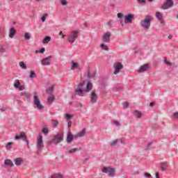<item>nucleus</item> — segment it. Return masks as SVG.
<instances>
[{"label":"nucleus","mask_w":178,"mask_h":178,"mask_svg":"<svg viewBox=\"0 0 178 178\" xmlns=\"http://www.w3.org/2000/svg\"><path fill=\"white\" fill-rule=\"evenodd\" d=\"M151 22H152V16L149 15H146L145 18L141 21L140 26L144 30H149V27H151Z\"/></svg>","instance_id":"nucleus-1"},{"label":"nucleus","mask_w":178,"mask_h":178,"mask_svg":"<svg viewBox=\"0 0 178 178\" xmlns=\"http://www.w3.org/2000/svg\"><path fill=\"white\" fill-rule=\"evenodd\" d=\"M75 92L76 95H79V97H83L84 92H86V83L81 82L80 83L77 88L75 89Z\"/></svg>","instance_id":"nucleus-2"},{"label":"nucleus","mask_w":178,"mask_h":178,"mask_svg":"<svg viewBox=\"0 0 178 178\" xmlns=\"http://www.w3.org/2000/svg\"><path fill=\"white\" fill-rule=\"evenodd\" d=\"M63 141V131L58 132L56 135L54 136V138L51 139V142L54 144H59Z\"/></svg>","instance_id":"nucleus-3"},{"label":"nucleus","mask_w":178,"mask_h":178,"mask_svg":"<svg viewBox=\"0 0 178 178\" xmlns=\"http://www.w3.org/2000/svg\"><path fill=\"white\" fill-rule=\"evenodd\" d=\"M77 37H79V31H72L71 33L68 35V42L70 44H73L74 41L77 40Z\"/></svg>","instance_id":"nucleus-4"},{"label":"nucleus","mask_w":178,"mask_h":178,"mask_svg":"<svg viewBox=\"0 0 178 178\" xmlns=\"http://www.w3.org/2000/svg\"><path fill=\"white\" fill-rule=\"evenodd\" d=\"M102 172L103 173H108V176H109V177H113L115 173V168H112L111 167L103 168Z\"/></svg>","instance_id":"nucleus-5"},{"label":"nucleus","mask_w":178,"mask_h":178,"mask_svg":"<svg viewBox=\"0 0 178 178\" xmlns=\"http://www.w3.org/2000/svg\"><path fill=\"white\" fill-rule=\"evenodd\" d=\"M33 104L35 105V107L38 111H41L44 109V106L41 104V102L40 101V98H38V96L34 95L33 96Z\"/></svg>","instance_id":"nucleus-6"},{"label":"nucleus","mask_w":178,"mask_h":178,"mask_svg":"<svg viewBox=\"0 0 178 178\" xmlns=\"http://www.w3.org/2000/svg\"><path fill=\"white\" fill-rule=\"evenodd\" d=\"M175 5L173 0H166L161 6V9L166 10V9H170Z\"/></svg>","instance_id":"nucleus-7"},{"label":"nucleus","mask_w":178,"mask_h":178,"mask_svg":"<svg viewBox=\"0 0 178 178\" xmlns=\"http://www.w3.org/2000/svg\"><path fill=\"white\" fill-rule=\"evenodd\" d=\"M38 151H42L44 148V140H42V136H40L37 140Z\"/></svg>","instance_id":"nucleus-8"},{"label":"nucleus","mask_w":178,"mask_h":178,"mask_svg":"<svg viewBox=\"0 0 178 178\" xmlns=\"http://www.w3.org/2000/svg\"><path fill=\"white\" fill-rule=\"evenodd\" d=\"M113 67L115 69V71L113 72L114 74H118L119 73V72H120V70H122V69H123V64H122V63H115L113 65Z\"/></svg>","instance_id":"nucleus-9"},{"label":"nucleus","mask_w":178,"mask_h":178,"mask_svg":"<svg viewBox=\"0 0 178 178\" xmlns=\"http://www.w3.org/2000/svg\"><path fill=\"white\" fill-rule=\"evenodd\" d=\"M133 19H134V15L128 14L124 17V23L125 24H130L133 23Z\"/></svg>","instance_id":"nucleus-10"},{"label":"nucleus","mask_w":178,"mask_h":178,"mask_svg":"<svg viewBox=\"0 0 178 178\" xmlns=\"http://www.w3.org/2000/svg\"><path fill=\"white\" fill-rule=\"evenodd\" d=\"M98 99V95L95 92V90H93L90 95V103L97 104Z\"/></svg>","instance_id":"nucleus-11"},{"label":"nucleus","mask_w":178,"mask_h":178,"mask_svg":"<svg viewBox=\"0 0 178 178\" xmlns=\"http://www.w3.org/2000/svg\"><path fill=\"white\" fill-rule=\"evenodd\" d=\"M112 33L111 32H107L106 33H104L102 37V41L103 42H111V35Z\"/></svg>","instance_id":"nucleus-12"},{"label":"nucleus","mask_w":178,"mask_h":178,"mask_svg":"<svg viewBox=\"0 0 178 178\" xmlns=\"http://www.w3.org/2000/svg\"><path fill=\"white\" fill-rule=\"evenodd\" d=\"M51 59H52V56H49L47 58H42V65H43V66H49V65H51V63L49 62Z\"/></svg>","instance_id":"nucleus-13"},{"label":"nucleus","mask_w":178,"mask_h":178,"mask_svg":"<svg viewBox=\"0 0 178 178\" xmlns=\"http://www.w3.org/2000/svg\"><path fill=\"white\" fill-rule=\"evenodd\" d=\"M156 17L161 24H165V21H163V15H162L161 12L156 13Z\"/></svg>","instance_id":"nucleus-14"},{"label":"nucleus","mask_w":178,"mask_h":178,"mask_svg":"<svg viewBox=\"0 0 178 178\" xmlns=\"http://www.w3.org/2000/svg\"><path fill=\"white\" fill-rule=\"evenodd\" d=\"M27 136L26 135V133L24 132H21L19 135H16L15 136V140H23V141L24 140V139L26 138Z\"/></svg>","instance_id":"nucleus-15"},{"label":"nucleus","mask_w":178,"mask_h":178,"mask_svg":"<svg viewBox=\"0 0 178 178\" xmlns=\"http://www.w3.org/2000/svg\"><path fill=\"white\" fill-rule=\"evenodd\" d=\"M149 69V66H148V65L145 64L142 66H140V67L138 70V73H143L144 72H147V70H148Z\"/></svg>","instance_id":"nucleus-16"},{"label":"nucleus","mask_w":178,"mask_h":178,"mask_svg":"<svg viewBox=\"0 0 178 178\" xmlns=\"http://www.w3.org/2000/svg\"><path fill=\"white\" fill-rule=\"evenodd\" d=\"M72 141H73V135L72 134V132H68L67 134V144H72Z\"/></svg>","instance_id":"nucleus-17"},{"label":"nucleus","mask_w":178,"mask_h":178,"mask_svg":"<svg viewBox=\"0 0 178 178\" xmlns=\"http://www.w3.org/2000/svg\"><path fill=\"white\" fill-rule=\"evenodd\" d=\"M92 90V84L91 82H88L85 88V92H90Z\"/></svg>","instance_id":"nucleus-18"},{"label":"nucleus","mask_w":178,"mask_h":178,"mask_svg":"<svg viewBox=\"0 0 178 178\" xmlns=\"http://www.w3.org/2000/svg\"><path fill=\"white\" fill-rule=\"evenodd\" d=\"M86 77L88 79H94L95 77V72H90V70H88V74H86Z\"/></svg>","instance_id":"nucleus-19"},{"label":"nucleus","mask_w":178,"mask_h":178,"mask_svg":"<svg viewBox=\"0 0 178 178\" xmlns=\"http://www.w3.org/2000/svg\"><path fill=\"white\" fill-rule=\"evenodd\" d=\"M133 113L135 116V118H137V119H141V118H143V114L141 113V112L135 110L133 111Z\"/></svg>","instance_id":"nucleus-20"},{"label":"nucleus","mask_w":178,"mask_h":178,"mask_svg":"<svg viewBox=\"0 0 178 178\" xmlns=\"http://www.w3.org/2000/svg\"><path fill=\"white\" fill-rule=\"evenodd\" d=\"M15 164L16 165V166H20V165H22V163H23V159L18 157L16 158L14 160Z\"/></svg>","instance_id":"nucleus-21"},{"label":"nucleus","mask_w":178,"mask_h":178,"mask_svg":"<svg viewBox=\"0 0 178 178\" xmlns=\"http://www.w3.org/2000/svg\"><path fill=\"white\" fill-rule=\"evenodd\" d=\"M15 34H16V29H15V28H13V27H11L10 29V33H9L10 38H13V37H15Z\"/></svg>","instance_id":"nucleus-22"},{"label":"nucleus","mask_w":178,"mask_h":178,"mask_svg":"<svg viewBox=\"0 0 178 178\" xmlns=\"http://www.w3.org/2000/svg\"><path fill=\"white\" fill-rule=\"evenodd\" d=\"M4 164L6 166H10V168H13V166H14L13 162L10 159H6L4 161Z\"/></svg>","instance_id":"nucleus-23"},{"label":"nucleus","mask_w":178,"mask_h":178,"mask_svg":"<svg viewBox=\"0 0 178 178\" xmlns=\"http://www.w3.org/2000/svg\"><path fill=\"white\" fill-rule=\"evenodd\" d=\"M167 168H168V163L163 162V163H160V169H161V170H162V171L166 170Z\"/></svg>","instance_id":"nucleus-24"},{"label":"nucleus","mask_w":178,"mask_h":178,"mask_svg":"<svg viewBox=\"0 0 178 178\" xmlns=\"http://www.w3.org/2000/svg\"><path fill=\"white\" fill-rule=\"evenodd\" d=\"M20 96L24 97L25 98H27V99H30L31 95L29 94L28 92H22L20 93Z\"/></svg>","instance_id":"nucleus-25"},{"label":"nucleus","mask_w":178,"mask_h":178,"mask_svg":"<svg viewBox=\"0 0 178 178\" xmlns=\"http://www.w3.org/2000/svg\"><path fill=\"white\" fill-rule=\"evenodd\" d=\"M86 136V129H83L81 132H79L78 134L74 136V137H84Z\"/></svg>","instance_id":"nucleus-26"},{"label":"nucleus","mask_w":178,"mask_h":178,"mask_svg":"<svg viewBox=\"0 0 178 178\" xmlns=\"http://www.w3.org/2000/svg\"><path fill=\"white\" fill-rule=\"evenodd\" d=\"M74 69H80V67L79 66V63L72 61L71 70H74Z\"/></svg>","instance_id":"nucleus-27"},{"label":"nucleus","mask_w":178,"mask_h":178,"mask_svg":"<svg viewBox=\"0 0 178 178\" xmlns=\"http://www.w3.org/2000/svg\"><path fill=\"white\" fill-rule=\"evenodd\" d=\"M54 88H55V86L53 85L50 88L47 89L46 92L47 94H49V95H51L52 92H54Z\"/></svg>","instance_id":"nucleus-28"},{"label":"nucleus","mask_w":178,"mask_h":178,"mask_svg":"<svg viewBox=\"0 0 178 178\" xmlns=\"http://www.w3.org/2000/svg\"><path fill=\"white\" fill-rule=\"evenodd\" d=\"M54 101H55V96H51L47 99V102L49 105H52Z\"/></svg>","instance_id":"nucleus-29"},{"label":"nucleus","mask_w":178,"mask_h":178,"mask_svg":"<svg viewBox=\"0 0 178 178\" xmlns=\"http://www.w3.org/2000/svg\"><path fill=\"white\" fill-rule=\"evenodd\" d=\"M49 41H51V37L50 36H46L43 39L42 42H43V44H48V42H49Z\"/></svg>","instance_id":"nucleus-30"},{"label":"nucleus","mask_w":178,"mask_h":178,"mask_svg":"<svg viewBox=\"0 0 178 178\" xmlns=\"http://www.w3.org/2000/svg\"><path fill=\"white\" fill-rule=\"evenodd\" d=\"M101 49H103V51H109V47L106 46V44L102 43L100 45Z\"/></svg>","instance_id":"nucleus-31"},{"label":"nucleus","mask_w":178,"mask_h":178,"mask_svg":"<svg viewBox=\"0 0 178 178\" xmlns=\"http://www.w3.org/2000/svg\"><path fill=\"white\" fill-rule=\"evenodd\" d=\"M20 86V81H19V79H16L14 81V88H18Z\"/></svg>","instance_id":"nucleus-32"},{"label":"nucleus","mask_w":178,"mask_h":178,"mask_svg":"<svg viewBox=\"0 0 178 178\" xmlns=\"http://www.w3.org/2000/svg\"><path fill=\"white\" fill-rule=\"evenodd\" d=\"M12 145H13V142H8L6 145V149H12Z\"/></svg>","instance_id":"nucleus-33"},{"label":"nucleus","mask_w":178,"mask_h":178,"mask_svg":"<svg viewBox=\"0 0 178 178\" xmlns=\"http://www.w3.org/2000/svg\"><path fill=\"white\" fill-rule=\"evenodd\" d=\"M151 148H152V142L149 143L145 146V149H146V150L148 151V150L151 149Z\"/></svg>","instance_id":"nucleus-34"},{"label":"nucleus","mask_w":178,"mask_h":178,"mask_svg":"<svg viewBox=\"0 0 178 178\" xmlns=\"http://www.w3.org/2000/svg\"><path fill=\"white\" fill-rule=\"evenodd\" d=\"M163 61H164V63H165V65H167V66H172V63H170V61L168 60V58L164 57Z\"/></svg>","instance_id":"nucleus-35"},{"label":"nucleus","mask_w":178,"mask_h":178,"mask_svg":"<svg viewBox=\"0 0 178 178\" xmlns=\"http://www.w3.org/2000/svg\"><path fill=\"white\" fill-rule=\"evenodd\" d=\"M42 133H43V134H44V136H47V135H48V133H49V131H48V128H47V127H44V128L42 129Z\"/></svg>","instance_id":"nucleus-36"},{"label":"nucleus","mask_w":178,"mask_h":178,"mask_svg":"<svg viewBox=\"0 0 178 178\" xmlns=\"http://www.w3.org/2000/svg\"><path fill=\"white\" fill-rule=\"evenodd\" d=\"M19 66H20V67H22V69H27V66L26 65V64L23 61H21L19 63Z\"/></svg>","instance_id":"nucleus-37"},{"label":"nucleus","mask_w":178,"mask_h":178,"mask_svg":"<svg viewBox=\"0 0 178 178\" xmlns=\"http://www.w3.org/2000/svg\"><path fill=\"white\" fill-rule=\"evenodd\" d=\"M74 115H70L69 113L65 114V119H67V120H70V119H72V118H73Z\"/></svg>","instance_id":"nucleus-38"},{"label":"nucleus","mask_w":178,"mask_h":178,"mask_svg":"<svg viewBox=\"0 0 178 178\" xmlns=\"http://www.w3.org/2000/svg\"><path fill=\"white\" fill-rule=\"evenodd\" d=\"M0 52L1 54H5L6 52V49L3 45H0Z\"/></svg>","instance_id":"nucleus-39"},{"label":"nucleus","mask_w":178,"mask_h":178,"mask_svg":"<svg viewBox=\"0 0 178 178\" xmlns=\"http://www.w3.org/2000/svg\"><path fill=\"white\" fill-rule=\"evenodd\" d=\"M76 151H79V148L77 147L71 149L69 150V154H74V152H76Z\"/></svg>","instance_id":"nucleus-40"},{"label":"nucleus","mask_w":178,"mask_h":178,"mask_svg":"<svg viewBox=\"0 0 178 178\" xmlns=\"http://www.w3.org/2000/svg\"><path fill=\"white\" fill-rule=\"evenodd\" d=\"M29 77L31 79H33L34 77H37V74H35V72H34V71H31V74L29 75Z\"/></svg>","instance_id":"nucleus-41"},{"label":"nucleus","mask_w":178,"mask_h":178,"mask_svg":"<svg viewBox=\"0 0 178 178\" xmlns=\"http://www.w3.org/2000/svg\"><path fill=\"white\" fill-rule=\"evenodd\" d=\"M139 5H145L147 3V1L145 0H137Z\"/></svg>","instance_id":"nucleus-42"},{"label":"nucleus","mask_w":178,"mask_h":178,"mask_svg":"<svg viewBox=\"0 0 178 178\" xmlns=\"http://www.w3.org/2000/svg\"><path fill=\"white\" fill-rule=\"evenodd\" d=\"M144 177L145 178H152V175H151V174L148 173V172H145L143 174Z\"/></svg>","instance_id":"nucleus-43"},{"label":"nucleus","mask_w":178,"mask_h":178,"mask_svg":"<svg viewBox=\"0 0 178 178\" xmlns=\"http://www.w3.org/2000/svg\"><path fill=\"white\" fill-rule=\"evenodd\" d=\"M24 38H25V40H30V38H31V36L30 35V33H24Z\"/></svg>","instance_id":"nucleus-44"},{"label":"nucleus","mask_w":178,"mask_h":178,"mask_svg":"<svg viewBox=\"0 0 178 178\" xmlns=\"http://www.w3.org/2000/svg\"><path fill=\"white\" fill-rule=\"evenodd\" d=\"M52 124L54 126V127H56V126H58V124H59V122H58V120H51Z\"/></svg>","instance_id":"nucleus-45"},{"label":"nucleus","mask_w":178,"mask_h":178,"mask_svg":"<svg viewBox=\"0 0 178 178\" xmlns=\"http://www.w3.org/2000/svg\"><path fill=\"white\" fill-rule=\"evenodd\" d=\"M24 141H25V143H26L27 148H30V146H29L30 142L29 141V139H27V136L25 137V138L24 139Z\"/></svg>","instance_id":"nucleus-46"},{"label":"nucleus","mask_w":178,"mask_h":178,"mask_svg":"<svg viewBox=\"0 0 178 178\" xmlns=\"http://www.w3.org/2000/svg\"><path fill=\"white\" fill-rule=\"evenodd\" d=\"M113 124L117 126L118 127H120V126H122V124H120V122H119V121H113Z\"/></svg>","instance_id":"nucleus-47"},{"label":"nucleus","mask_w":178,"mask_h":178,"mask_svg":"<svg viewBox=\"0 0 178 178\" xmlns=\"http://www.w3.org/2000/svg\"><path fill=\"white\" fill-rule=\"evenodd\" d=\"M116 144H118V140H113L111 144V147H115V145H116Z\"/></svg>","instance_id":"nucleus-48"},{"label":"nucleus","mask_w":178,"mask_h":178,"mask_svg":"<svg viewBox=\"0 0 178 178\" xmlns=\"http://www.w3.org/2000/svg\"><path fill=\"white\" fill-rule=\"evenodd\" d=\"M61 5L65 6V5H67V1L66 0H61Z\"/></svg>","instance_id":"nucleus-49"},{"label":"nucleus","mask_w":178,"mask_h":178,"mask_svg":"<svg viewBox=\"0 0 178 178\" xmlns=\"http://www.w3.org/2000/svg\"><path fill=\"white\" fill-rule=\"evenodd\" d=\"M18 88L19 91H23V90H25L26 87L23 85H19V87Z\"/></svg>","instance_id":"nucleus-50"},{"label":"nucleus","mask_w":178,"mask_h":178,"mask_svg":"<svg viewBox=\"0 0 178 178\" xmlns=\"http://www.w3.org/2000/svg\"><path fill=\"white\" fill-rule=\"evenodd\" d=\"M117 16H118V19H122L123 17V14L121 13H118L117 14Z\"/></svg>","instance_id":"nucleus-51"},{"label":"nucleus","mask_w":178,"mask_h":178,"mask_svg":"<svg viewBox=\"0 0 178 178\" xmlns=\"http://www.w3.org/2000/svg\"><path fill=\"white\" fill-rule=\"evenodd\" d=\"M123 107H124V108H129V103L127 102H124L123 103Z\"/></svg>","instance_id":"nucleus-52"},{"label":"nucleus","mask_w":178,"mask_h":178,"mask_svg":"<svg viewBox=\"0 0 178 178\" xmlns=\"http://www.w3.org/2000/svg\"><path fill=\"white\" fill-rule=\"evenodd\" d=\"M67 122L68 127L69 128L72 127V120H67Z\"/></svg>","instance_id":"nucleus-53"},{"label":"nucleus","mask_w":178,"mask_h":178,"mask_svg":"<svg viewBox=\"0 0 178 178\" xmlns=\"http://www.w3.org/2000/svg\"><path fill=\"white\" fill-rule=\"evenodd\" d=\"M135 54H138L140 52V49L138 47H135L134 49Z\"/></svg>","instance_id":"nucleus-54"},{"label":"nucleus","mask_w":178,"mask_h":178,"mask_svg":"<svg viewBox=\"0 0 178 178\" xmlns=\"http://www.w3.org/2000/svg\"><path fill=\"white\" fill-rule=\"evenodd\" d=\"M46 19H47V15H43L42 17H41V20H42V22H45V20H46Z\"/></svg>","instance_id":"nucleus-55"},{"label":"nucleus","mask_w":178,"mask_h":178,"mask_svg":"<svg viewBox=\"0 0 178 178\" xmlns=\"http://www.w3.org/2000/svg\"><path fill=\"white\" fill-rule=\"evenodd\" d=\"M39 52L40 54H44V52H45V48L42 47V49H40V50L39 51Z\"/></svg>","instance_id":"nucleus-56"},{"label":"nucleus","mask_w":178,"mask_h":178,"mask_svg":"<svg viewBox=\"0 0 178 178\" xmlns=\"http://www.w3.org/2000/svg\"><path fill=\"white\" fill-rule=\"evenodd\" d=\"M0 111H1V112H5L6 111V108L2 107L0 108Z\"/></svg>","instance_id":"nucleus-57"},{"label":"nucleus","mask_w":178,"mask_h":178,"mask_svg":"<svg viewBox=\"0 0 178 178\" xmlns=\"http://www.w3.org/2000/svg\"><path fill=\"white\" fill-rule=\"evenodd\" d=\"M156 178H161L159 177V172H156Z\"/></svg>","instance_id":"nucleus-58"},{"label":"nucleus","mask_w":178,"mask_h":178,"mask_svg":"<svg viewBox=\"0 0 178 178\" xmlns=\"http://www.w3.org/2000/svg\"><path fill=\"white\" fill-rule=\"evenodd\" d=\"M168 38H169V40H172V38H173V35H169Z\"/></svg>","instance_id":"nucleus-59"},{"label":"nucleus","mask_w":178,"mask_h":178,"mask_svg":"<svg viewBox=\"0 0 178 178\" xmlns=\"http://www.w3.org/2000/svg\"><path fill=\"white\" fill-rule=\"evenodd\" d=\"M120 24L121 26L123 27V26H124V24L123 23V20L120 21Z\"/></svg>","instance_id":"nucleus-60"},{"label":"nucleus","mask_w":178,"mask_h":178,"mask_svg":"<svg viewBox=\"0 0 178 178\" xmlns=\"http://www.w3.org/2000/svg\"><path fill=\"white\" fill-rule=\"evenodd\" d=\"M154 102H151V103L149 104V106H151V107L154 106Z\"/></svg>","instance_id":"nucleus-61"},{"label":"nucleus","mask_w":178,"mask_h":178,"mask_svg":"<svg viewBox=\"0 0 178 178\" xmlns=\"http://www.w3.org/2000/svg\"><path fill=\"white\" fill-rule=\"evenodd\" d=\"M88 161V158H86V159H84V161H83V163H86V162Z\"/></svg>","instance_id":"nucleus-62"},{"label":"nucleus","mask_w":178,"mask_h":178,"mask_svg":"<svg viewBox=\"0 0 178 178\" xmlns=\"http://www.w3.org/2000/svg\"><path fill=\"white\" fill-rule=\"evenodd\" d=\"M78 105H79V106H81V107L83 106V104H82L81 102H78Z\"/></svg>","instance_id":"nucleus-63"},{"label":"nucleus","mask_w":178,"mask_h":178,"mask_svg":"<svg viewBox=\"0 0 178 178\" xmlns=\"http://www.w3.org/2000/svg\"><path fill=\"white\" fill-rule=\"evenodd\" d=\"M83 26H84L85 27H88L87 23H84V24H83Z\"/></svg>","instance_id":"nucleus-64"}]
</instances>
